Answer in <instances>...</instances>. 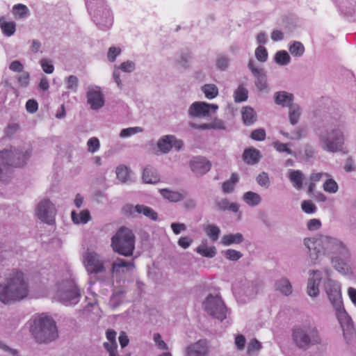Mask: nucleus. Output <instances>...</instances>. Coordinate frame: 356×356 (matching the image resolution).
Returning <instances> with one entry per match:
<instances>
[{"instance_id": "obj_1", "label": "nucleus", "mask_w": 356, "mask_h": 356, "mask_svg": "<svg viewBox=\"0 0 356 356\" xmlns=\"http://www.w3.org/2000/svg\"><path fill=\"white\" fill-rule=\"evenodd\" d=\"M303 243L309 250V257L313 264L320 262L324 256H330L331 263L339 273L353 274L350 265L351 254L347 245L340 239L324 234L306 238Z\"/></svg>"}, {"instance_id": "obj_2", "label": "nucleus", "mask_w": 356, "mask_h": 356, "mask_svg": "<svg viewBox=\"0 0 356 356\" xmlns=\"http://www.w3.org/2000/svg\"><path fill=\"white\" fill-rule=\"evenodd\" d=\"M325 288L330 302L335 309L344 339L349 344L356 343V332L352 321L343 307L340 284L335 280L327 279L325 283Z\"/></svg>"}, {"instance_id": "obj_3", "label": "nucleus", "mask_w": 356, "mask_h": 356, "mask_svg": "<svg viewBox=\"0 0 356 356\" xmlns=\"http://www.w3.org/2000/svg\"><path fill=\"white\" fill-rule=\"evenodd\" d=\"M29 293L27 280L24 273L13 270L0 282V301L10 304L25 298Z\"/></svg>"}, {"instance_id": "obj_4", "label": "nucleus", "mask_w": 356, "mask_h": 356, "mask_svg": "<svg viewBox=\"0 0 356 356\" xmlns=\"http://www.w3.org/2000/svg\"><path fill=\"white\" fill-rule=\"evenodd\" d=\"M80 298L81 291L76 277L71 269H67L56 286L54 299L65 305L71 306L76 305Z\"/></svg>"}, {"instance_id": "obj_5", "label": "nucleus", "mask_w": 356, "mask_h": 356, "mask_svg": "<svg viewBox=\"0 0 356 356\" xmlns=\"http://www.w3.org/2000/svg\"><path fill=\"white\" fill-rule=\"evenodd\" d=\"M30 331L36 341L40 343L54 341L58 337L55 321L51 317L44 314L34 318Z\"/></svg>"}, {"instance_id": "obj_6", "label": "nucleus", "mask_w": 356, "mask_h": 356, "mask_svg": "<svg viewBox=\"0 0 356 356\" xmlns=\"http://www.w3.org/2000/svg\"><path fill=\"white\" fill-rule=\"evenodd\" d=\"M113 250L122 255L130 256L135 248V237L127 228H121L111 239Z\"/></svg>"}, {"instance_id": "obj_7", "label": "nucleus", "mask_w": 356, "mask_h": 356, "mask_svg": "<svg viewBox=\"0 0 356 356\" xmlns=\"http://www.w3.org/2000/svg\"><path fill=\"white\" fill-rule=\"evenodd\" d=\"M82 262L88 275L99 279L100 275L106 273V261L104 257L92 250H87L82 255Z\"/></svg>"}, {"instance_id": "obj_8", "label": "nucleus", "mask_w": 356, "mask_h": 356, "mask_svg": "<svg viewBox=\"0 0 356 356\" xmlns=\"http://www.w3.org/2000/svg\"><path fill=\"white\" fill-rule=\"evenodd\" d=\"M293 339L296 345L302 348L318 344L321 341L316 326L312 323L297 327L293 332Z\"/></svg>"}, {"instance_id": "obj_9", "label": "nucleus", "mask_w": 356, "mask_h": 356, "mask_svg": "<svg viewBox=\"0 0 356 356\" xmlns=\"http://www.w3.org/2000/svg\"><path fill=\"white\" fill-rule=\"evenodd\" d=\"M232 289L238 298L250 300L261 291V286L257 282L239 279L233 284Z\"/></svg>"}, {"instance_id": "obj_10", "label": "nucleus", "mask_w": 356, "mask_h": 356, "mask_svg": "<svg viewBox=\"0 0 356 356\" xmlns=\"http://www.w3.org/2000/svg\"><path fill=\"white\" fill-rule=\"evenodd\" d=\"M204 310L214 318L222 321L227 317V309L218 294H210L202 303Z\"/></svg>"}, {"instance_id": "obj_11", "label": "nucleus", "mask_w": 356, "mask_h": 356, "mask_svg": "<svg viewBox=\"0 0 356 356\" xmlns=\"http://www.w3.org/2000/svg\"><path fill=\"white\" fill-rule=\"evenodd\" d=\"M35 213L37 218L44 223L53 225L55 222L56 209L49 199H42L38 203Z\"/></svg>"}, {"instance_id": "obj_12", "label": "nucleus", "mask_w": 356, "mask_h": 356, "mask_svg": "<svg viewBox=\"0 0 356 356\" xmlns=\"http://www.w3.org/2000/svg\"><path fill=\"white\" fill-rule=\"evenodd\" d=\"M3 157L6 159L8 165L13 167H22L24 165L26 161L31 156V150L22 151L20 149H10V150H4L2 152Z\"/></svg>"}, {"instance_id": "obj_13", "label": "nucleus", "mask_w": 356, "mask_h": 356, "mask_svg": "<svg viewBox=\"0 0 356 356\" xmlns=\"http://www.w3.org/2000/svg\"><path fill=\"white\" fill-rule=\"evenodd\" d=\"M218 106L214 104H208L203 102H196L192 104L188 110V113L193 117H208L210 115V111L213 112L218 109Z\"/></svg>"}, {"instance_id": "obj_14", "label": "nucleus", "mask_w": 356, "mask_h": 356, "mask_svg": "<svg viewBox=\"0 0 356 356\" xmlns=\"http://www.w3.org/2000/svg\"><path fill=\"white\" fill-rule=\"evenodd\" d=\"M343 144V136L339 131H333L327 138L323 140V148L329 152L341 150Z\"/></svg>"}, {"instance_id": "obj_15", "label": "nucleus", "mask_w": 356, "mask_h": 356, "mask_svg": "<svg viewBox=\"0 0 356 356\" xmlns=\"http://www.w3.org/2000/svg\"><path fill=\"white\" fill-rule=\"evenodd\" d=\"M308 274L307 293L310 297H316L319 293V284L323 273L318 270H312Z\"/></svg>"}, {"instance_id": "obj_16", "label": "nucleus", "mask_w": 356, "mask_h": 356, "mask_svg": "<svg viewBox=\"0 0 356 356\" xmlns=\"http://www.w3.org/2000/svg\"><path fill=\"white\" fill-rule=\"evenodd\" d=\"M134 269L133 261H128L123 259L118 258L112 264V273L113 276L121 277Z\"/></svg>"}, {"instance_id": "obj_17", "label": "nucleus", "mask_w": 356, "mask_h": 356, "mask_svg": "<svg viewBox=\"0 0 356 356\" xmlns=\"http://www.w3.org/2000/svg\"><path fill=\"white\" fill-rule=\"evenodd\" d=\"M209 346L207 341L199 340L189 345L186 349V356H208Z\"/></svg>"}, {"instance_id": "obj_18", "label": "nucleus", "mask_w": 356, "mask_h": 356, "mask_svg": "<svg viewBox=\"0 0 356 356\" xmlns=\"http://www.w3.org/2000/svg\"><path fill=\"white\" fill-rule=\"evenodd\" d=\"M191 168L197 175H204L210 170L211 164L204 157H194L190 163Z\"/></svg>"}, {"instance_id": "obj_19", "label": "nucleus", "mask_w": 356, "mask_h": 356, "mask_svg": "<svg viewBox=\"0 0 356 356\" xmlns=\"http://www.w3.org/2000/svg\"><path fill=\"white\" fill-rule=\"evenodd\" d=\"M195 252L206 258H213L217 254L216 248L214 245H209L207 238L201 241L200 245L195 248Z\"/></svg>"}, {"instance_id": "obj_20", "label": "nucleus", "mask_w": 356, "mask_h": 356, "mask_svg": "<svg viewBox=\"0 0 356 356\" xmlns=\"http://www.w3.org/2000/svg\"><path fill=\"white\" fill-rule=\"evenodd\" d=\"M87 99L88 103L92 109H98L104 105L103 95L99 90H89L87 93Z\"/></svg>"}, {"instance_id": "obj_21", "label": "nucleus", "mask_w": 356, "mask_h": 356, "mask_svg": "<svg viewBox=\"0 0 356 356\" xmlns=\"http://www.w3.org/2000/svg\"><path fill=\"white\" fill-rule=\"evenodd\" d=\"M106 338L108 342L104 343V346L109 353V356H118V344L116 342V332L114 330H108L106 331Z\"/></svg>"}, {"instance_id": "obj_22", "label": "nucleus", "mask_w": 356, "mask_h": 356, "mask_svg": "<svg viewBox=\"0 0 356 356\" xmlns=\"http://www.w3.org/2000/svg\"><path fill=\"white\" fill-rule=\"evenodd\" d=\"M275 290L282 295L289 296L293 293V287L289 279L282 277L275 282Z\"/></svg>"}, {"instance_id": "obj_23", "label": "nucleus", "mask_w": 356, "mask_h": 356, "mask_svg": "<svg viewBox=\"0 0 356 356\" xmlns=\"http://www.w3.org/2000/svg\"><path fill=\"white\" fill-rule=\"evenodd\" d=\"M261 156V155L258 149L250 147L244 150L243 160L247 164L254 165L259 161Z\"/></svg>"}, {"instance_id": "obj_24", "label": "nucleus", "mask_w": 356, "mask_h": 356, "mask_svg": "<svg viewBox=\"0 0 356 356\" xmlns=\"http://www.w3.org/2000/svg\"><path fill=\"white\" fill-rule=\"evenodd\" d=\"M134 212L143 213L145 216L154 220L157 219V213L152 209L145 205L137 204L135 207H131L130 213L133 214Z\"/></svg>"}, {"instance_id": "obj_25", "label": "nucleus", "mask_w": 356, "mask_h": 356, "mask_svg": "<svg viewBox=\"0 0 356 356\" xmlns=\"http://www.w3.org/2000/svg\"><path fill=\"white\" fill-rule=\"evenodd\" d=\"M72 220L74 224H86L91 219L90 211L87 209L83 210L80 212L72 211Z\"/></svg>"}, {"instance_id": "obj_26", "label": "nucleus", "mask_w": 356, "mask_h": 356, "mask_svg": "<svg viewBox=\"0 0 356 356\" xmlns=\"http://www.w3.org/2000/svg\"><path fill=\"white\" fill-rule=\"evenodd\" d=\"M243 241V236L241 233L228 234L224 235L220 243L224 246H229L234 244H240Z\"/></svg>"}, {"instance_id": "obj_27", "label": "nucleus", "mask_w": 356, "mask_h": 356, "mask_svg": "<svg viewBox=\"0 0 356 356\" xmlns=\"http://www.w3.org/2000/svg\"><path fill=\"white\" fill-rule=\"evenodd\" d=\"M293 95L285 91L278 92L275 95V102L277 104L282 106H290L292 105Z\"/></svg>"}, {"instance_id": "obj_28", "label": "nucleus", "mask_w": 356, "mask_h": 356, "mask_svg": "<svg viewBox=\"0 0 356 356\" xmlns=\"http://www.w3.org/2000/svg\"><path fill=\"white\" fill-rule=\"evenodd\" d=\"M242 199L243 202L250 207H257L261 202V197L260 195L252 191L245 193Z\"/></svg>"}, {"instance_id": "obj_29", "label": "nucleus", "mask_w": 356, "mask_h": 356, "mask_svg": "<svg viewBox=\"0 0 356 356\" xmlns=\"http://www.w3.org/2000/svg\"><path fill=\"white\" fill-rule=\"evenodd\" d=\"M160 193L161 195L170 202H177L182 200L185 197V193H179L177 191H172L168 189H161Z\"/></svg>"}, {"instance_id": "obj_30", "label": "nucleus", "mask_w": 356, "mask_h": 356, "mask_svg": "<svg viewBox=\"0 0 356 356\" xmlns=\"http://www.w3.org/2000/svg\"><path fill=\"white\" fill-rule=\"evenodd\" d=\"M243 122L246 125L252 124L257 120L256 113L251 107H244L241 111Z\"/></svg>"}, {"instance_id": "obj_31", "label": "nucleus", "mask_w": 356, "mask_h": 356, "mask_svg": "<svg viewBox=\"0 0 356 356\" xmlns=\"http://www.w3.org/2000/svg\"><path fill=\"white\" fill-rule=\"evenodd\" d=\"M204 230L207 236L213 242L216 241L220 234V229L215 225H207L204 227Z\"/></svg>"}, {"instance_id": "obj_32", "label": "nucleus", "mask_w": 356, "mask_h": 356, "mask_svg": "<svg viewBox=\"0 0 356 356\" xmlns=\"http://www.w3.org/2000/svg\"><path fill=\"white\" fill-rule=\"evenodd\" d=\"M173 136H165L158 142L159 149L163 153L168 152L172 148Z\"/></svg>"}, {"instance_id": "obj_33", "label": "nucleus", "mask_w": 356, "mask_h": 356, "mask_svg": "<svg viewBox=\"0 0 356 356\" xmlns=\"http://www.w3.org/2000/svg\"><path fill=\"white\" fill-rule=\"evenodd\" d=\"M261 343L255 339L250 340L247 346V354L249 356H256L261 349Z\"/></svg>"}, {"instance_id": "obj_34", "label": "nucleus", "mask_w": 356, "mask_h": 356, "mask_svg": "<svg viewBox=\"0 0 356 356\" xmlns=\"http://www.w3.org/2000/svg\"><path fill=\"white\" fill-rule=\"evenodd\" d=\"M15 24L13 22H1L0 19V27L3 33L9 37L14 34L15 32Z\"/></svg>"}, {"instance_id": "obj_35", "label": "nucleus", "mask_w": 356, "mask_h": 356, "mask_svg": "<svg viewBox=\"0 0 356 356\" xmlns=\"http://www.w3.org/2000/svg\"><path fill=\"white\" fill-rule=\"evenodd\" d=\"M300 115V108L298 105L292 104L289 106V118L291 124H296L298 122Z\"/></svg>"}, {"instance_id": "obj_36", "label": "nucleus", "mask_w": 356, "mask_h": 356, "mask_svg": "<svg viewBox=\"0 0 356 356\" xmlns=\"http://www.w3.org/2000/svg\"><path fill=\"white\" fill-rule=\"evenodd\" d=\"M202 90L209 99L215 98L218 94V88L214 84H206L202 88Z\"/></svg>"}, {"instance_id": "obj_37", "label": "nucleus", "mask_w": 356, "mask_h": 356, "mask_svg": "<svg viewBox=\"0 0 356 356\" xmlns=\"http://www.w3.org/2000/svg\"><path fill=\"white\" fill-rule=\"evenodd\" d=\"M248 90L242 85L239 86L235 90L234 97L236 102H244L248 99Z\"/></svg>"}, {"instance_id": "obj_38", "label": "nucleus", "mask_w": 356, "mask_h": 356, "mask_svg": "<svg viewBox=\"0 0 356 356\" xmlns=\"http://www.w3.org/2000/svg\"><path fill=\"white\" fill-rule=\"evenodd\" d=\"M13 9L14 15L19 18H24L29 14L28 8L22 3L15 5Z\"/></svg>"}, {"instance_id": "obj_39", "label": "nucleus", "mask_w": 356, "mask_h": 356, "mask_svg": "<svg viewBox=\"0 0 356 356\" xmlns=\"http://www.w3.org/2000/svg\"><path fill=\"white\" fill-rule=\"evenodd\" d=\"M289 51L293 56H300L304 54L305 47L300 42H294L290 46Z\"/></svg>"}, {"instance_id": "obj_40", "label": "nucleus", "mask_w": 356, "mask_h": 356, "mask_svg": "<svg viewBox=\"0 0 356 356\" xmlns=\"http://www.w3.org/2000/svg\"><path fill=\"white\" fill-rule=\"evenodd\" d=\"M275 60L277 63L284 65L290 62V56L286 51H280L276 53Z\"/></svg>"}, {"instance_id": "obj_41", "label": "nucleus", "mask_w": 356, "mask_h": 356, "mask_svg": "<svg viewBox=\"0 0 356 356\" xmlns=\"http://www.w3.org/2000/svg\"><path fill=\"white\" fill-rule=\"evenodd\" d=\"M323 189L328 193H334L338 191V184L334 179H326L323 184Z\"/></svg>"}, {"instance_id": "obj_42", "label": "nucleus", "mask_w": 356, "mask_h": 356, "mask_svg": "<svg viewBox=\"0 0 356 356\" xmlns=\"http://www.w3.org/2000/svg\"><path fill=\"white\" fill-rule=\"evenodd\" d=\"M225 257L230 261H237L242 257L241 252L233 249H228L223 252Z\"/></svg>"}, {"instance_id": "obj_43", "label": "nucleus", "mask_w": 356, "mask_h": 356, "mask_svg": "<svg viewBox=\"0 0 356 356\" xmlns=\"http://www.w3.org/2000/svg\"><path fill=\"white\" fill-rule=\"evenodd\" d=\"M302 211L308 214L314 213L316 211V205L310 200H304L301 204Z\"/></svg>"}, {"instance_id": "obj_44", "label": "nucleus", "mask_w": 356, "mask_h": 356, "mask_svg": "<svg viewBox=\"0 0 356 356\" xmlns=\"http://www.w3.org/2000/svg\"><path fill=\"white\" fill-rule=\"evenodd\" d=\"M142 131L143 129L140 127H129L127 129H123L120 131V136L122 138H126Z\"/></svg>"}, {"instance_id": "obj_45", "label": "nucleus", "mask_w": 356, "mask_h": 356, "mask_svg": "<svg viewBox=\"0 0 356 356\" xmlns=\"http://www.w3.org/2000/svg\"><path fill=\"white\" fill-rule=\"evenodd\" d=\"M238 179H229L222 185V189L225 193H232L236 187Z\"/></svg>"}, {"instance_id": "obj_46", "label": "nucleus", "mask_w": 356, "mask_h": 356, "mask_svg": "<svg viewBox=\"0 0 356 356\" xmlns=\"http://www.w3.org/2000/svg\"><path fill=\"white\" fill-rule=\"evenodd\" d=\"M257 80L255 84L257 87L260 90H264L266 88V78L265 74L263 72V70L260 72L258 75H254Z\"/></svg>"}, {"instance_id": "obj_47", "label": "nucleus", "mask_w": 356, "mask_h": 356, "mask_svg": "<svg viewBox=\"0 0 356 356\" xmlns=\"http://www.w3.org/2000/svg\"><path fill=\"white\" fill-rule=\"evenodd\" d=\"M67 88L73 92H76L78 87V79L74 75L69 76L66 79Z\"/></svg>"}, {"instance_id": "obj_48", "label": "nucleus", "mask_w": 356, "mask_h": 356, "mask_svg": "<svg viewBox=\"0 0 356 356\" xmlns=\"http://www.w3.org/2000/svg\"><path fill=\"white\" fill-rule=\"evenodd\" d=\"M88 150L91 153L97 152L100 147L99 140L95 137L90 138L87 143Z\"/></svg>"}, {"instance_id": "obj_49", "label": "nucleus", "mask_w": 356, "mask_h": 356, "mask_svg": "<svg viewBox=\"0 0 356 356\" xmlns=\"http://www.w3.org/2000/svg\"><path fill=\"white\" fill-rule=\"evenodd\" d=\"M255 56L257 59L261 62L266 61L268 58V53L266 48L263 46L258 47L255 50Z\"/></svg>"}, {"instance_id": "obj_50", "label": "nucleus", "mask_w": 356, "mask_h": 356, "mask_svg": "<svg viewBox=\"0 0 356 356\" xmlns=\"http://www.w3.org/2000/svg\"><path fill=\"white\" fill-rule=\"evenodd\" d=\"M246 343L245 337L242 334H238L235 337L234 339V345L236 350L241 351L245 348V346Z\"/></svg>"}, {"instance_id": "obj_51", "label": "nucleus", "mask_w": 356, "mask_h": 356, "mask_svg": "<svg viewBox=\"0 0 356 356\" xmlns=\"http://www.w3.org/2000/svg\"><path fill=\"white\" fill-rule=\"evenodd\" d=\"M115 172L117 178H128L129 176V170L124 165L117 167Z\"/></svg>"}, {"instance_id": "obj_52", "label": "nucleus", "mask_w": 356, "mask_h": 356, "mask_svg": "<svg viewBox=\"0 0 356 356\" xmlns=\"http://www.w3.org/2000/svg\"><path fill=\"white\" fill-rule=\"evenodd\" d=\"M123 293L122 291L115 292L111 298L110 303L115 307L118 306L122 301Z\"/></svg>"}, {"instance_id": "obj_53", "label": "nucleus", "mask_w": 356, "mask_h": 356, "mask_svg": "<svg viewBox=\"0 0 356 356\" xmlns=\"http://www.w3.org/2000/svg\"><path fill=\"white\" fill-rule=\"evenodd\" d=\"M193 241V239L189 236H181L179 238L177 244L179 247L186 250L191 245Z\"/></svg>"}, {"instance_id": "obj_54", "label": "nucleus", "mask_w": 356, "mask_h": 356, "mask_svg": "<svg viewBox=\"0 0 356 356\" xmlns=\"http://www.w3.org/2000/svg\"><path fill=\"white\" fill-rule=\"evenodd\" d=\"M251 138L254 140L262 141L266 138V131L263 129H255L251 133Z\"/></svg>"}, {"instance_id": "obj_55", "label": "nucleus", "mask_w": 356, "mask_h": 356, "mask_svg": "<svg viewBox=\"0 0 356 356\" xmlns=\"http://www.w3.org/2000/svg\"><path fill=\"white\" fill-rule=\"evenodd\" d=\"M121 49L118 47H110L108 51L107 57L109 61L114 62L116 57L120 54Z\"/></svg>"}, {"instance_id": "obj_56", "label": "nucleus", "mask_w": 356, "mask_h": 356, "mask_svg": "<svg viewBox=\"0 0 356 356\" xmlns=\"http://www.w3.org/2000/svg\"><path fill=\"white\" fill-rule=\"evenodd\" d=\"M26 109L30 113H35L38 109V104L35 99H29L26 103Z\"/></svg>"}, {"instance_id": "obj_57", "label": "nucleus", "mask_w": 356, "mask_h": 356, "mask_svg": "<svg viewBox=\"0 0 356 356\" xmlns=\"http://www.w3.org/2000/svg\"><path fill=\"white\" fill-rule=\"evenodd\" d=\"M273 147L277 151L280 152H286L288 154H291V150L288 147V144L276 141L273 143Z\"/></svg>"}, {"instance_id": "obj_58", "label": "nucleus", "mask_w": 356, "mask_h": 356, "mask_svg": "<svg viewBox=\"0 0 356 356\" xmlns=\"http://www.w3.org/2000/svg\"><path fill=\"white\" fill-rule=\"evenodd\" d=\"M40 63L42 68L45 73L51 74L54 72V67L51 61L42 59Z\"/></svg>"}, {"instance_id": "obj_59", "label": "nucleus", "mask_w": 356, "mask_h": 356, "mask_svg": "<svg viewBox=\"0 0 356 356\" xmlns=\"http://www.w3.org/2000/svg\"><path fill=\"white\" fill-rule=\"evenodd\" d=\"M173 233L176 235L186 229V226L184 223L173 222L170 225Z\"/></svg>"}, {"instance_id": "obj_60", "label": "nucleus", "mask_w": 356, "mask_h": 356, "mask_svg": "<svg viewBox=\"0 0 356 356\" xmlns=\"http://www.w3.org/2000/svg\"><path fill=\"white\" fill-rule=\"evenodd\" d=\"M17 81L20 86H27L29 83V74L28 72H22L18 77Z\"/></svg>"}, {"instance_id": "obj_61", "label": "nucleus", "mask_w": 356, "mask_h": 356, "mask_svg": "<svg viewBox=\"0 0 356 356\" xmlns=\"http://www.w3.org/2000/svg\"><path fill=\"white\" fill-rule=\"evenodd\" d=\"M120 69L125 72H131L135 69V64L132 61L127 60L120 65Z\"/></svg>"}, {"instance_id": "obj_62", "label": "nucleus", "mask_w": 356, "mask_h": 356, "mask_svg": "<svg viewBox=\"0 0 356 356\" xmlns=\"http://www.w3.org/2000/svg\"><path fill=\"white\" fill-rule=\"evenodd\" d=\"M307 226L308 229L314 231L320 228L321 222L318 219L314 218L307 222Z\"/></svg>"}, {"instance_id": "obj_63", "label": "nucleus", "mask_w": 356, "mask_h": 356, "mask_svg": "<svg viewBox=\"0 0 356 356\" xmlns=\"http://www.w3.org/2000/svg\"><path fill=\"white\" fill-rule=\"evenodd\" d=\"M154 341L159 349L166 350L168 348L167 344L162 340L159 334H154Z\"/></svg>"}, {"instance_id": "obj_64", "label": "nucleus", "mask_w": 356, "mask_h": 356, "mask_svg": "<svg viewBox=\"0 0 356 356\" xmlns=\"http://www.w3.org/2000/svg\"><path fill=\"white\" fill-rule=\"evenodd\" d=\"M9 69L13 72H22L24 66L19 61L15 60L10 64Z\"/></svg>"}]
</instances>
